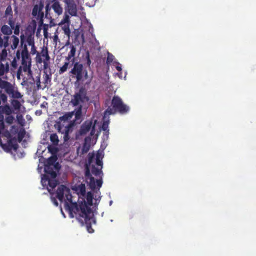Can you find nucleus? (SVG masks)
<instances>
[{
    "instance_id": "16",
    "label": "nucleus",
    "mask_w": 256,
    "mask_h": 256,
    "mask_svg": "<svg viewBox=\"0 0 256 256\" xmlns=\"http://www.w3.org/2000/svg\"><path fill=\"white\" fill-rule=\"evenodd\" d=\"M68 44L70 45V50L68 52V56H66V60L67 61H70L72 58V62H74V56H75L76 52V48L73 44H70L69 42L66 43V46H67Z\"/></svg>"
},
{
    "instance_id": "5",
    "label": "nucleus",
    "mask_w": 256,
    "mask_h": 256,
    "mask_svg": "<svg viewBox=\"0 0 256 256\" xmlns=\"http://www.w3.org/2000/svg\"><path fill=\"white\" fill-rule=\"evenodd\" d=\"M97 120H88L84 121L80 126L78 130V134L80 136H84L90 132V136H93L96 132V125Z\"/></svg>"
},
{
    "instance_id": "7",
    "label": "nucleus",
    "mask_w": 256,
    "mask_h": 256,
    "mask_svg": "<svg viewBox=\"0 0 256 256\" xmlns=\"http://www.w3.org/2000/svg\"><path fill=\"white\" fill-rule=\"evenodd\" d=\"M46 14L45 18L52 20V16L50 13L51 9L52 8L56 16H60L62 14L63 8L58 2H54L50 5V2L46 4Z\"/></svg>"
},
{
    "instance_id": "63",
    "label": "nucleus",
    "mask_w": 256,
    "mask_h": 256,
    "mask_svg": "<svg viewBox=\"0 0 256 256\" xmlns=\"http://www.w3.org/2000/svg\"><path fill=\"white\" fill-rule=\"evenodd\" d=\"M4 51L6 52V50H2V52H3Z\"/></svg>"
},
{
    "instance_id": "43",
    "label": "nucleus",
    "mask_w": 256,
    "mask_h": 256,
    "mask_svg": "<svg viewBox=\"0 0 256 256\" xmlns=\"http://www.w3.org/2000/svg\"><path fill=\"white\" fill-rule=\"evenodd\" d=\"M9 38H10L9 36L4 35L3 36V40H4V44H6V46L7 48L9 46V42H8Z\"/></svg>"
},
{
    "instance_id": "30",
    "label": "nucleus",
    "mask_w": 256,
    "mask_h": 256,
    "mask_svg": "<svg viewBox=\"0 0 256 256\" xmlns=\"http://www.w3.org/2000/svg\"><path fill=\"white\" fill-rule=\"evenodd\" d=\"M26 134V130L24 128H21L18 134V142H21Z\"/></svg>"
},
{
    "instance_id": "29",
    "label": "nucleus",
    "mask_w": 256,
    "mask_h": 256,
    "mask_svg": "<svg viewBox=\"0 0 256 256\" xmlns=\"http://www.w3.org/2000/svg\"><path fill=\"white\" fill-rule=\"evenodd\" d=\"M4 16L5 17L9 16V18H13V12H12V6L10 4H9L7 6V8L5 10Z\"/></svg>"
},
{
    "instance_id": "21",
    "label": "nucleus",
    "mask_w": 256,
    "mask_h": 256,
    "mask_svg": "<svg viewBox=\"0 0 256 256\" xmlns=\"http://www.w3.org/2000/svg\"><path fill=\"white\" fill-rule=\"evenodd\" d=\"M10 70V66L8 62L6 64L0 62V77L8 73Z\"/></svg>"
},
{
    "instance_id": "23",
    "label": "nucleus",
    "mask_w": 256,
    "mask_h": 256,
    "mask_svg": "<svg viewBox=\"0 0 256 256\" xmlns=\"http://www.w3.org/2000/svg\"><path fill=\"white\" fill-rule=\"evenodd\" d=\"M76 190L78 194H80L82 196H84L86 192L85 184H80L76 187Z\"/></svg>"
},
{
    "instance_id": "27",
    "label": "nucleus",
    "mask_w": 256,
    "mask_h": 256,
    "mask_svg": "<svg viewBox=\"0 0 256 256\" xmlns=\"http://www.w3.org/2000/svg\"><path fill=\"white\" fill-rule=\"evenodd\" d=\"M93 195L90 192H88L86 195V202L84 200L82 202H85L87 206L91 209L90 206H92Z\"/></svg>"
},
{
    "instance_id": "2",
    "label": "nucleus",
    "mask_w": 256,
    "mask_h": 256,
    "mask_svg": "<svg viewBox=\"0 0 256 256\" xmlns=\"http://www.w3.org/2000/svg\"><path fill=\"white\" fill-rule=\"evenodd\" d=\"M110 104V100H106L105 102L106 106L108 108L104 111V116L110 114H114L116 112L120 114H125L130 110V108L124 104L122 98L118 96H114L111 101V106H108Z\"/></svg>"
},
{
    "instance_id": "9",
    "label": "nucleus",
    "mask_w": 256,
    "mask_h": 256,
    "mask_svg": "<svg viewBox=\"0 0 256 256\" xmlns=\"http://www.w3.org/2000/svg\"><path fill=\"white\" fill-rule=\"evenodd\" d=\"M64 2L66 4V10L72 16H76L77 8L74 0H64Z\"/></svg>"
},
{
    "instance_id": "3",
    "label": "nucleus",
    "mask_w": 256,
    "mask_h": 256,
    "mask_svg": "<svg viewBox=\"0 0 256 256\" xmlns=\"http://www.w3.org/2000/svg\"><path fill=\"white\" fill-rule=\"evenodd\" d=\"M74 76L76 81L80 82L87 80L88 78V74L86 70L84 69L82 64L79 62L74 63L73 68L70 72Z\"/></svg>"
},
{
    "instance_id": "26",
    "label": "nucleus",
    "mask_w": 256,
    "mask_h": 256,
    "mask_svg": "<svg viewBox=\"0 0 256 256\" xmlns=\"http://www.w3.org/2000/svg\"><path fill=\"white\" fill-rule=\"evenodd\" d=\"M73 116V112H66L62 116H60L58 120L62 122H67L68 120H70Z\"/></svg>"
},
{
    "instance_id": "12",
    "label": "nucleus",
    "mask_w": 256,
    "mask_h": 256,
    "mask_svg": "<svg viewBox=\"0 0 256 256\" xmlns=\"http://www.w3.org/2000/svg\"><path fill=\"white\" fill-rule=\"evenodd\" d=\"M20 44L22 48L21 52V56L22 58V62H27L29 59V54L27 48V46L24 44V34L20 36Z\"/></svg>"
},
{
    "instance_id": "48",
    "label": "nucleus",
    "mask_w": 256,
    "mask_h": 256,
    "mask_svg": "<svg viewBox=\"0 0 256 256\" xmlns=\"http://www.w3.org/2000/svg\"><path fill=\"white\" fill-rule=\"evenodd\" d=\"M44 82L46 84H47L48 81L50 82V79H51V78H50V76L48 74L46 73L45 74V75L44 76Z\"/></svg>"
},
{
    "instance_id": "59",
    "label": "nucleus",
    "mask_w": 256,
    "mask_h": 256,
    "mask_svg": "<svg viewBox=\"0 0 256 256\" xmlns=\"http://www.w3.org/2000/svg\"><path fill=\"white\" fill-rule=\"evenodd\" d=\"M60 166H59V164H58V165H57L56 166V167L54 168V170H58L60 169Z\"/></svg>"
},
{
    "instance_id": "47",
    "label": "nucleus",
    "mask_w": 256,
    "mask_h": 256,
    "mask_svg": "<svg viewBox=\"0 0 256 256\" xmlns=\"http://www.w3.org/2000/svg\"><path fill=\"white\" fill-rule=\"evenodd\" d=\"M31 46H32V48H31V50H30V54L32 55H34L35 54H37V53L38 52L36 50V48L34 44Z\"/></svg>"
},
{
    "instance_id": "61",
    "label": "nucleus",
    "mask_w": 256,
    "mask_h": 256,
    "mask_svg": "<svg viewBox=\"0 0 256 256\" xmlns=\"http://www.w3.org/2000/svg\"><path fill=\"white\" fill-rule=\"evenodd\" d=\"M50 0V2H51L52 3L54 2H58V1H57V0Z\"/></svg>"
},
{
    "instance_id": "28",
    "label": "nucleus",
    "mask_w": 256,
    "mask_h": 256,
    "mask_svg": "<svg viewBox=\"0 0 256 256\" xmlns=\"http://www.w3.org/2000/svg\"><path fill=\"white\" fill-rule=\"evenodd\" d=\"M56 160V158L54 156H50L46 160L45 165L56 166L57 165H58V163L55 164Z\"/></svg>"
},
{
    "instance_id": "41",
    "label": "nucleus",
    "mask_w": 256,
    "mask_h": 256,
    "mask_svg": "<svg viewBox=\"0 0 256 256\" xmlns=\"http://www.w3.org/2000/svg\"><path fill=\"white\" fill-rule=\"evenodd\" d=\"M14 120V118L12 116H11L10 114L8 115L6 118V123L10 124L13 123Z\"/></svg>"
},
{
    "instance_id": "39",
    "label": "nucleus",
    "mask_w": 256,
    "mask_h": 256,
    "mask_svg": "<svg viewBox=\"0 0 256 256\" xmlns=\"http://www.w3.org/2000/svg\"><path fill=\"white\" fill-rule=\"evenodd\" d=\"M20 23L18 22L16 24V26L14 30V33L15 35H18L20 34Z\"/></svg>"
},
{
    "instance_id": "11",
    "label": "nucleus",
    "mask_w": 256,
    "mask_h": 256,
    "mask_svg": "<svg viewBox=\"0 0 256 256\" xmlns=\"http://www.w3.org/2000/svg\"><path fill=\"white\" fill-rule=\"evenodd\" d=\"M85 97L84 90L80 88L78 92L76 93L72 98L70 102L74 106H78L80 102H84V99Z\"/></svg>"
},
{
    "instance_id": "62",
    "label": "nucleus",
    "mask_w": 256,
    "mask_h": 256,
    "mask_svg": "<svg viewBox=\"0 0 256 256\" xmlns=\"http://www.w3.org/2000/svg\"><path fill=\"white\" fill-rule=\"evenodd\" d=\"M66 18H68V16H66Z\"/></svg>"
},
{
    "instance_id": "57",
    "label": "nucleus",
    "mask_w": 256,
    "mask_h": 256,
    "mask_svg": "<svg viewBox=\"0 0 256 256\" xmlns=\"http://www.w3.org/2000/svg\"><path fill=\"white\" fill-rule=\"evenodd\" d=\"M0 143L1 144V145H2V148H3L4 150H5V149H6L5 147L6 146V144H2V140H1V138H0Z\"/></svg>"
},
{
    "instance_id": "60",
    "label": "nucleus",
    "mask_w": 256,
    "mask_h": 256,
    "mask_svg": "<svg viewBox=\"0 0 256 256\" xmlns=\"http://www.w3.org/2000/svg\"><path fill=\"white\" fill-rule=\"evenodd\" d=\"M61 129H62V128H60V126H59L58 129V130L59 132H61Z\"/></svg>"
},
{
    "instance_id": "31",
    "label": "nucleus",
    "mask_w": 256,
    "mask_h": 256,
    "mask_svg": "<svg viewBox=\"0 0 256 256\" xmlns=\"http://www.w3.org/2000/svg\"><path fill=\"white\" fill-rule=\"evenodd\" d=\"M11 104H12V108L15 110H18L20 109L21 104L18 100H12L11 102Z\"/></svg>"
},
{
    "instance_id": "42",
    "label": "nucleus",
    "mask_w": 256,
    "mask_h": 256,
    "mask_svg": "<svg viewBox=\"0 0 256 256\" xmlns=\"http://www.w3.org/2000/svg\"><path fill=\"white\" fill-rule=\"evenodd\" d=\"M114 59V56L110 54V52H108V57L106 59V63L108 64H110L113 61Z\"/></svg>"
},
{
    "instance_id": "56",
    "label": "nucleus",
    "mask_w": 256,
    "mask_h": 256,
    "mask_svg": "<svg viewBox=\"0 0 256 256\" xmlns=\"http://www.w3.org/2000/svg\"><path fill=\"white\" fill-rule=\"evenodd\" d=\"M116 70H118L119 72H120L122 70L121 66H116Z\"/></svg>"
},
{
    "instance_id": "58",
    "label": "nucleus",
    "mask_w": 256,
    "mask_h": 256,
    "mask_svg": "<svg viewBox=\"0 0 256 256\" xmlns=\"http://www.w3.org/2000/svg\"><path fill=\"white\" fill-rule=\"evenodd\" d=\"M16 56L19 58L20 56V52L19 50H18L16 54Z\"/></svg>"
},
{
    "instance_id": "1",
    "label": "nucleus",
    "mask_w": 256,
    "mask_h": 256,
    "mask_svg": "<svg viewBox=\"0 0 256 256\" xmlns=\"http://www.w3.org/2000/svg\"><path fill=\"white\" fill-rule=\"evenodd\" d=\"M66 200L64 202V208L68 212L70 217H76L82 226H86V230L90 233H92L94 230L92 228V223H95L96 220L92 209L84 202L79 203L72 202V196L70 190H67L65 194Z\"/></svg>"
},
{
    "instance_id": "53",
    "label": "nucleus",
    "mask_w": 256,
    "mask_h": 256,
    "mask_svg": "<svg viewBox=\"0 0 256 256\" xmlns=\"http://www.w3.org/2000/svg\"><path fill=\"white\" fill-rule=\"evenodd\" d=\"M4 128V122H0V134L1 133V130Z\"/></svg>"
},
{
    "instance_id": "44",
    "label": "nucleus",
    "mask_w": 256,
    "mask_h": 256,
    "mask_svg": "<svg viewBox=\"0 0 256 256\" xmlns=\"http://www.w3.org/2000/svg\"><path fill=\"white\" fill-rule=\"evenodd\" d=\"M96 164L101 166V168H102V162L101 160H100V156L97 155L96 157Z\"/></svg>"
},
{
    "instance_id": "32",
    "label": "nucleus",
    "mask_w": 256,
    "mask_h": 256,
    "mask_svg": "<svg viewBox=\"0 0 256 256\" xmlns=\"http://www.w3.org/2000/svg\"><path fill=\"white\" fill-rule=\"evenodd\" d=\"M109 120L104 121L102 125V130L106 132V134L107 136L109 134V129H108V124H109Z\"/></svg>"
},
{
    "instance_id": "40",
    "label": "nucleus",
    "mask_w": 256,
    "mask_h": 256,
    "mask_svg": "<svg viewBox=\"0 0 256 256\" xmlns=\"http://www.w3.org/2000/svg\"><path fill=\"white\" fill-rule=\"evenodd\" d=\"M35 82L36 84L37 89L39 90L41 88L40 86V74H38V76H36Z\"/></svg>"
},
{
    "instance_id": "4",
    "label": "nucleus",
    "mask_w": 256,
    "mask_h": 256,
    "mask_svg": "<svg viewBox=\"0 0 256 256\" xmlns=\"http://www.w3.org/2000/svg\"><path fill=\"white\" fill-rule=\"evenodd\" d=\"M44 7V3L40 1L38 4L34 6L32 10V15L34 17L36 18L38 20V24L40 26H44V31H46L48 24H44V13L42 11Z\"/></svg>"
},
{
    "instance_id": "45",
    "label": "nucleus",
    "mask_w": 256,
    "mask_h": 256,
    "mask_svg": "<svg viewBox=\"0 0 256 256\" xmlns=\"http://www.w3.org/2000/svg\"><path fill=\"white\" fill-rule=\"evenodd\" d=\"M92 136H90V134L88 136H86L84 138V142L90 145Z\"/></svg>"
},
{
    "instance_id": "14",
    "label": "nucleus",
    "mask_w": 256,
    "mask_h": 256,
    "mask_svg": "<svg viewBox=\"0 0 256 256\" xmlns=\"http://www.w3.org/2000/svg\"><path fill=\"white\" fill-rule=\"evenodd\" d=\"M22 70L24 72H28V76L30 79L31 78L34 80L32 78V72L30 69V64H28L27 62H22V66H20L18 70V77L19 72Z\"/></svg>"
},
{
    "instance_id": "54",
    "label": "nucleus",
    "mask_w": 256,
    "mask_h": 256,
    "mask_svg": "<svg viewBox=\"0 0 256 256\" xmlns=\"http://www.w3.org/2000/svg\"><path fill=\"white\" fill-rule=\"evenodd\" d=\"M16 118H17V119H18V122L20 124H21V121H22L23 120L22 119V115H18L16 116Z\"/></svg>"
},
{
    "instance_id": "17",
    "label": "nucleus",
    "mask_w": 256,
    "mask_h": 256,
    "mask_svg": "<svg viewBox=\"0 0 256 256\" xmlns=\"http://www.w3.org/2000/svg\"><path fill=\"white\" fill-rule=\"evenodd\" d=\"M48 182V185L50 187L52 188H54L58 184V182L52 178V179H50L48 176L43 175L42 178V182Z\"/></svg>"
},
{
    "instance_id": "49",
    "label": "nucleus",
    "mask_w": 256,
    "mask_h": 256,
    "mask_svg": "<svg viewBox=\"0 0 256 256\" xmlns=\"http://www.w3.org/2000/svg\"><path fill=\"white\" fill-rule=\"evenodd\" d=\"M64 34L66 35H68V36H69L70 34V33L69 27L68 26H64Z\"/></svg>"
},
{
    "instance_id": "24",
    "label": "nucleus",
    "mask_w": 256,
    "mask_h": 256,
    "mask_svg": "<svg viewBox=\"0 0 256 256\" xmlns=\"http://www.w3.org/2000/svg\"><path fill=\"white\" fill-rule=\"evenodd\" d=\"M12 112V108L8 105L0 106V113L6 114V115H10Z\"/></svg>"
},
{
    "instance_id": "18",
    "label": "nucleus",
    "mask_w": 256,
    "mask_h": 256,
    "mask_svg": "<svg viewBox=\"0 0 256 256\" xmlns=\"http://www.w3.org/2000/svg\"><path fill=\"white\" fill-rule=\"evenodd\" d=\"M55 166H51L48 165H44V170L46 174H49L52 178H54L56 176V172L54 170Z\"/></svg>"
},
{
    "instance_id": "37",
    "label": "nucleus",
    "mask_w": 256,
    "mask_h": 256,
    "mask_svg": "<svg viewBox=\"0 0 256 256\" xmlns=\"http://www.w3.org/2000/svg\"><path fill=\"white\" fill-rule=\"evenodd\" d=\"M86 66L90 68V66L92 62L90 58V52L88 50L86 51Z\"/></svg>"
},
{
    "instance_id": "22",
    "label": "nucleus",
    "mask_w": 256,
    "mask_h": 256,
    "mask_svg": "<svg viewBox=\"0 0 256 256\" xmlns=\"http://www.w3.org/2000/svg\"><path fill=\"white\" fill-rule=\"evenodd\" d=\"M0 31L4 35L6 36H10L12 33V28L6 24H4L2 26Z\"/></svg>"
},
{
    "instance_id": "52",
    "label": "nucleus",
    "mask_w": 256,
    "mask_h": 256,
    "mask_svg": "<svg viewBox=\"0 0 256 256\" xmlns=\"http://www.w3.org/2000/svg\"><path fill=\"white\" fill-rule=\"evenodd\" d=\"M51 200L52 202V203L56 206H58V203L56 199V198H54V197H52L51 198Z\"/></svg>"
},
{
    "instance_id": "36",
    "label": "nucleus",
    "mask_w": 256,
    "mask_h": 256,
    "mask_svg": "<svg viewBox=\"0 0 256 256\" xmlns=\"http://www.w3.org/2000/svg\"><path fill=\"white\" fill-rule=\"evenodd\" d=\"M90 144H87L84 142L82 149V154H84L88 152L90 149Z\"/></svg>"
},
{
    "instance_id": "19",
    "label": "nucleus",
    "mask_w": 256,
    "mask_h": 256,
    "mask_svg": "<svg viewBox=\"0 0 256 256\" xmlns=\"http://www.w3.org/2000/svg\"><path fill=\"white\" fill-rule=\"evenodd\" d=\"M8 146L6 145V146L5 147V150H6V147H8V150L11 149L16 150L18 148V145L16 143V139L15 138H12L8 140Z\"/></svg>"
},
{
    "instance_id": "46",
    "label": "nucleus",
    "mask_w": 256,
    "mask_h": 256,
    "mask_svg": "<svg viewBox=\"0 0 256 256\" xmlns=\"http://www.w3.org/2000/svg\"><path fill=\"white\" fill-rule=\"evenodd\" d=\"M7 48L6 46V44H4V40H3V38L1 36V35L0 34V48Z\"/></svg>"
},
{
    "instance_id": "34",
    "label": "nucleus",
    "mask_w": 256,
    "mask_h": 256,
    "mask_svg": "<svg viewBox=\"0 0 256 256\" xmlns=\"http://www.w3.org/2000/svg\"><path fill=\"white\" fill-rule=\"evenodd\" d=\"M64 132V141L67 142L70 139L68 126H65L64 128V132Z\"/></svg>"
},
{
    "instance_id": "55",
    "label": "nucleus",
    "mask_w": 256,
    "mask_h": 256,
    "mask_svg": "<svg viewBox=\"0 0 256 256\" xmlns=\"http://www.w3.org/2000/svg\"><path fill=\"white\" fill-rule=\"evenodd\" d=\"M2 113H0V122H4V116L2 114Z\"/></svg>"
},
{
    "instance_id": "15",
    "label": "nucleus",
    "mask_w": 256,
    "mask_h": 256,
    "mask_svg": "<svg viewBox=\"0 0 256 256\" xmlns=\"http://www.w3.org/2000/svg\"><path fill=\"white\" fill-rule=\"evenodd\" d=\"M67 190H68V188L64 185H60L58 188L56 192V197L60 202H62L64 198V194H65L66 192H67Z\"/></svg>"
},
{
    "instance_id": "10",
    "label": "nucleus",
    "mask_w": 256,
    "mask_h": 256,
    "mask_svg": "<svg viewBox=\"0 0 256 256\" xmlns=\"http://www.w3.org/2000/svg\"><path fill=\"white\" fill-rule=\"evenodd\" d=\"M92 172L96 176H100V179L96 180V188H97L99 190L102 184V176L103 173L102 168L98 169L94 166L92 165Z\"/></svg>"
},
{
    "instance_id": "13",
    "label": "nucleus",
    "mask_w": 256,
    "mask_h": 256,
    "mask_svg": "<svg viewBox=\"0 0 256 256\" xmlns=\"http://www.w3.org/2000/svg\"><path fill=\"white\" fill-rule=\"evenodd\" d=\"M42 58H44L46 60H49L50 59L47 47L43 46L40 52L37 53L36 58V62L41 64L42 62Z\"/></svg>"
},
{
    "instance_id": "33",
    "label": "nucleus",
    "mask_w": 256,
    "mask_h": 256,
    "mask_svg": "<svg viewBox=\"0 0 256 256\" xmlns=\"http://www.w3.org/2000/svg\"><path fill=\"white\" fill-rule=\"evenodd\" d=\"M50 140L54 145H58L59 140L56 134H52L50 136Z\"/></svg>"
},
{
    "instance_id": "25",
    "label": "nucleus",
    "mask_w": 256,
    "mask_h": 256,
    "mask_svg": "<svg viewBox=\"0 0 256 256\" xmlns=\"http://www.w3.org/2000/svg\"><path fill=\"white\" fill-rule=\"evenodd\" d=\"M10 38L12 39V42L11 44V48L12 50H15L18 47L20 42L19 38L15 35H12L10 36Z\"/></svg>"
},
{
    "instance_id": "8",
    "label": "nucleus",
    "mask_w": 256,
    "mask_h": 256,
    "mask_svg": "<svg viewBox=\"0 0 256 256\" xmlns=\"http://www.w3.org/2000/svg\"><path fill=\"white\" fill-rule=\"evenodd\" d=\"M85 178L90 188L92 190H94L96 189V180L92 176L90 169L88 164H86L85 168Z\"/></svg>"
},
{
    "instance_id": "35",
    "label": "nucleus",
    "mask_w": 256,
    "mask_h": 256,
    "mask_svg": "<svg viewBox=\"0 0 256 256\" xmlns=\"http://www.w3.org/2000/svg\"><path fill=\"white\" fill-rule=\"evenodd\" d=\"M70 64L69 61H67L64 62V64L60 68L59 70L60 74H63L65 72H66L68 70V65Z\"/></svg>"
},
{
    "instance_id": "6",
    "label": "nucleus",
    "mask_w": 256,
    "mask_h": 256,
    "mask_svg": "<svg viewBox=\"0 0 256 256\" xmlns=\"http://www.w3.org/2000/svg\"><path fill=\"white\" fill-rule=\"evenodd\" d=\"M0 88L4 89L6 92L12 98H20L22 97L21 94L17 90H15L10 82L3 80L0 78Z\"/></svg>"
},
{
    "instance_id": "64",
    "label": "nucleus",
    "mask_w": 256,
    "mask_h": 256,
    "mask_svg": "<svg viewBox=\"0 0 256 256\" xmlns=\"http://www.w3.org/2000/svg\"><path fill=\"white\" fill-rule=\"evenodd\" d=\"M48 149H49V150H50V151H51V150H50V148H48Z\"/></svg>"
},
{
    "instance_id": "20",
    "label": "nucleus",
    "mask_w": 256,
    "mask_h": 256,
    "mask_svg": "<svg viewBox=\"0 0 256 256\" xmlns=\"http://www.w3.org/2000/svg\"><path fill=\"white\" fill-rule=\"evenodd\" d=\"M25 41L30 46L34 44V34L31 32L29 34L26 33V36H24V42Z\"/></svg>"
},
{
    "instance_id": "38",
    "label": "nucleus",
    "mask_w": 256,
    "mask_h": 256,
    "mask_svg": "<svg viewBox=\"0 0 256 256\" xmlns=\"http://www.w3.org/2000/svg\"><path fill=\"white\" fill-rule=\"evenodd\" d=\"M8 23L10 26L9 27L12 30L16 24L13 18H8Z\"/></svg>"
},
{
    "instance_id": "50",
    "label": "nucleus",
    "mask_w": 256,
    "mask_h": 256,
    "mask_svg": "<svg viewBox=\"0 0 256 256\" xmlns=\"http://www.w3.org/2000/svg\"><path fill=\"white\" fill-rule=\"evenodd\" d=\"M48 60H42V62L44 63V69H46L48 68L49 66H48Z\"/></svg>"
},
{
    "instance_id": "51",
    "label": "nucleus",
    "mask_w": 256,
    "mask_h": 256,
    "mask_svg": "<svg viewBox=\"0 0 256 256\" xmlns=\"http://www.w3.org/2000/svg\"><path fill=\"white\" fill-rule=\"evenodd\" d=\"M94 154H92V155H90V154H88V163H89V164H90L92 162V160L94 158Z\"/></svg>"
}]
</instances>
